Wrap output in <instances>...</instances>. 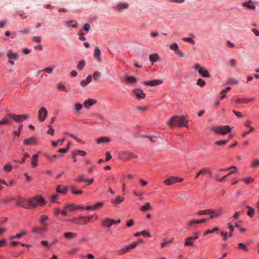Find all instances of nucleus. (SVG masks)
<instances>
[{
  "label": "nucleus",
  "instance_id": "obj_57",
  "mask_svg": "<svg viewBox=\"0 0 259 259\" xmlns=\"http://www.w3.org/2000/svg\"><path fill=\"white\" fill-rule=\"evenodd\" d=\"M228 83L230 84H238V81L235 78H230L228 81Z\"/></svg>",
  "mask_w": 259,
  "mask_h": 259
},
{
  "label": "nucleus",
  "instance_id": "obj_43",
  "mask_svg": "<svg viewBox=\"0 0 259 259\" xmlns=\"http://www.w3.org/2000/svg\"><path fill=\"white\" fill-rule=\"evenodd\" d=\"M150 208V205L149 203H146L144 205L140 207V210L142 211H146L147 210Z\"/></svg>",
  "mask_w": 259,
  "mask_h": 259
},
{
  "label": "nucleus",
  "instance_id": "obj_18",
  "mask_svg": "<svg viewBox=\"0 0 259 259\" xmlns=\"http://www.w3.org/2000/svg\"><path fill=\"white\" fill-rule=\"evenodd\" d=\"M92 76L91 75H89L85 79L82 80L80 81V84L82 87H85L88 85V83L91 82L92 80Z\"/></svg>",
  "mask_w": 259,
  "mask_h": 259
},
{
  "label": "nucleus",
  "instance_id": "obj_15",
  "mask_svg": "<svg viewBox=\"0 0 259 259\" xmlns=\"http://www.w3.org/2000/svg\"><path fill=\"white\" fill-rule=\"evenodd\" d=\"M199 224L198 220H192L188 222L187 228L191 229L196 227L197 224Z\"/></svg>",
  "mask_w": 259,
  "mask_h": 259
},
{
  "label": "nucleus",
  "instance_id": "obj_38",
  "mask_svg": "<svg viewBox=\"0 0 259 259\" xmlns=\"http://www.w3.org/2000/svg\"><path fill=\"white\" fill-rule=\"evenodd\" d=\"M53 70H54V68L52 67H46L42 70H40L39 72H41L42 71H45L46 72L48 73V74H52L53 73Z\"/></svg>",
  "mask_w": 259,
  "mask_h": 259
},
{
  "label": "nucleus",
  "instance_id": "obj_60",
  "mask_svg": "<svg viewBox=\"0 0 259 259\" xmlns=\"http://www.w3.org/2000/svg\"><path fill=\"white\" fill-rule=\"evenodd\" d=\"M20 131H14L13 133V140H15L17 137H18L20 136Z\"/></svg>",
  "mask_w": 259,
  "mask_h": 259
},
{
  "label": "nucleus",
  "instance_id": "obj_53",
  "mask_svg": "<svg viewBox=\"0 0 259 259\" xmlns=\"http://www.w3.org/2000/svg\"><path fill=\"white\" fill-rule=\"evenodd\" d=\"M183 40L186 42H189L192 44H194L195 43V41L193 39L190 37H184L183 38Z\"/></svg>",
  "mask_w": 259,
  "mask_h": 259
},
{
  "label": "nucleus",
  "instance_id": "obj_1",
  "mask_svg": "<svg viewBox=\"0 0 259 259\" xmlns=\"http://www.w3.org/2000/svg\"><path fill=\"white\" fill-rule=\"evenodd\" d=\"M166 124L170 128L174 126L187 127L188 121L184 116H173L167 121Z\"/></svg>",
  "mask_w": 259,
  "mask_h": 259
},
{
  "label": "nucleus",
  "instance_id": "obj_12",
  "mask_svg": "<svg viewBox=\"0 0 259 259\" xmlns=\"http://www.w3.org/2000/svg\"><path fill=\"white\" fill-rule=\"evenodd\" d=\"M16 204L18 206H21L25 209H29V207L25 203V199L23 198H20L16 202Z\"/></svg>",
  "mask_w": 259,
  "mask_h": 259
},
{
  "label": "nucleus",
  "instance_id": "obj_7",
  "mask_svg": "<svg viewBox=\"0 0 259 259\" xmlns=\"http://www.w3.org/2000/svg\"><path fill=\"white\" fill-rule=\"evenodd\" d=\"M71 223L80 225H83L87 224L86 218L82 216H79L77 218H73L69 220Z\"/></svg>",
  "mask_w": 259,
  "mask_h": 259
},
{
  "label": "nucleus",
  "instance_id": "obj_27",
  "mask_svg": "<svg viewBox=\"0 0 259 259\" xmlns=\"http://www.w3.org/2000/svg\"><path fill=\"white\" fill-rule=\"evenodd\" d=\"M252 3V0H249L247 2L242 3V6L245 7H247L251 10H254L255 9V6L254 5H251Z\"/></svg>",
  "mask_w": 259,
  "mask_h": 259
},
{
  "label": "nucleus",
  "instance_id": "obj_21",
  "mask_svg": "<svg viewBox=\"0 0 259 259\" xmlns=\"http://www.w3.org/2000/svg\"><path fill=\"white\" fill-rule=\"evenodd\" d=\"M110 141V139L108 137H101L97 140V142L98 144L109 143Z\"/></svg>",
  "mask_w": 259,
  "mask_h": 259
},
{
  "label": "nucleus",
  "instance_id": "obj_16",
  "mask_svg": "<svg viewBox=\"0 0 259 259\" xmlns=\"http://www.w3.org/2000/svg\"><path fill=\"white\" fill-rule=\"evenodd\" d=\"M114 220L111 219L107 218L103 221V225L108 228H110L114 224Z\"/></svg>",
  "mask_w": 259,
  "mask_h": 259
},
{
  "label": "nucleus",
  "instance_id": "obj_9",
  "mask_svg": "<svg viewBox=\"0 0 259 259\" xmlns=\"http://www.w3.org/2000/svg\"><path fill=\"white\" fill-rule=\"evenodd\" d=\"M163 81L161 79H154L151 81H145L144 84L146 85H149L151 87L157 86L162 84Z\"/></svg>",
  "mask_w": 259,
  "mask_h": 259
},
{
  "label": "nucleus",
  "instance_id": "obj_41",
  "mask_svg": "<svg viewBox=\"0 0 259 259\" xmlns=\"http://www.w3.org/2000/svg\"><path fill=\"white\" fill-rule=\"evenodd\" d=\"M254 131V128L253 127H250L249 130L248 131L243 132L242 134L243 138L245 137L247 135L249 134L250 133H252Z\"/></svg>",
  "mask_w": 259,
  "mask_h": 259
},
{
  "label": "nucleus",
  "instance_id": "obj_39",
  "mask_svg": "<svg viewBox=\"0 0 259 259\" xmlns=\"http://www.w3.org/2000/svg\"><path fill=\"white\" fill-rule=\"evenodd\" d=\"M85 65V62L84 60H82L80 61L77 65V68L78 70H81L84 67Z\"/></svg>",
  "mask_w": 259,
  "mask_h": 259
},
{
  "label": "nucleus",
  "instance_id": "obj_19",
  "mask_svg": "<svg viewBox=\"0 0 259 259\" xmlns=\"http://www.w3.org/2000/svg\"><path fill=\"white\" fill-rule=\"evenodd\" d=\"M100 55H101V51L99 48L96 47L95 49L94 53V56L95 58L98 61H101V58H100Z\"/></svg>",
  "mask_w": 259,
  "mask_h": 259
},
{
  "label": "nucleus",
  "instance_id": "obj_3",
  "mask_svg": "<svg viewBox=\"0 0 259 259\" xmlns=\"http://www.w3.org/2000/svg\"><path fill=\"white\" fill-rule=\"evenodd\" d=\"M44 199L40 196H38L33 198H29L28 200V206L30 208L35 207L38 204H45Z\"/></svg>",
  "mask_w": 259,
  "mask_h": 259
},
{
  "label": "nucleus",
  "instance_id": "obj_62",
  "mask_svg": "<svg viewBox=\"0 0 259 259\" xmlns=\"http://www.w3.org/2000/svg\"><path fill=\"white\" fill-rule=\"evenodd\" d=\"M70 136L72 138H73V139L76 140L77 142L80 143H83L82 141L80 139H79L77 136H74L72 134H70Z\"/></svg>",
  "mask_w": 259,
  "mask_h": 259
},
{
  "label": "nucleus",
  "instance_id": "obj_64",
  "mask_svg": "<svg viewBox=\"0 0 259 259\" xmlns=\"http://www.w3.org/2000/svg\"><path fill=\"white\" fill-rule=\"evenodd\" d=\"M221 235L223 237V239L225 241H226L228 238V233L226 231H222L221 232Z\"/></svg>",
  "mask_w": 259,
  "mask_h": 259
},
{
  "label": "nucleus",
  "instance_id": "obj_58",
  "mask_svg": "<svg viewBox=\"0 0 259 259\" xmlns=\"http://www.w3.org/2000/svg\"><path fill=\"white\" fill-rule=\"evenodd\" d=\"M170 49L172 50L177 51L179 49L178 45L176 43H174L170 46Z\"/></svg>",
  "mask_w": 259,
  "mask_h": 259
},
{
  "label": "nucleus",
  "instance_id": "obj_8",
  "mask_svg": "<svg viewBox=\"0 0 259 259\" xmlns=\"http://www.w3.org/2000/svg\"><path fill=\"white\" fill-rule=\"evenodd\" d=\"M48 115V111L45 107H42L38 113V120L42 122L45 120Z\"/></svg>",
  "mask_w": 259,
  "mask_h": 259
},
{
  "label": "nucleus",
  "instance_id": "obj_10",
  "mask_svg": "<svg viewBox=\"0 0 259 259\" xmlns=\"http://www.w3.org/2000/svg\"><path fill=\"white\" fill-rule=\"evenodd\" d=\"M123 80L127 84H133L137 82V79L135 77L132 76L126 75L123 77Z\"/></svg>",
  "mask_w": 259,
  "mask_h": 259
},
{
  "label": "nucleus",
  "instance_id": "obj_46",
  "mask_svg": "<svg viewBox=\"0 0 259 259\" xmlns=\"http://www.w3.org/2000/svg\"><path fill=\"white\" fill-rule=\"evenodd\" d=\"M49 219L48 217L46 215L41 216L40 223L44 226L46 225L45 222Z\"/></svg>",
  "mask_w": 259,
  "mask_h": 259
},
{
  "label": "nucleus",
  "instance_id": "obj_24",
  "mask_svg": "<svg viewBox=\"0 0 259 259\" xmlns=\"http://www.w3.org/2000/svg\"><path fill=\"white\" fill-rule=\"evenodd\" d=\"M7 57L9 58V59H14L15 60H17L18 59V55L16 53H13L11 50L9 51L8 53H7Z\"/></svg>",
  "mask_w": 259,
  "mask_h": 259
},
{
  "label": "nucleus",
  "instance_id": "obj_29",
  "mask_svg": "<svg viewBox=\"0 0 259 259\" xmlns=\"http://www.w3.org/2000/svg\"><path fill=\"white\" fill-rule=\"evenodd\" d=\"M159 57L157 53H155L153 54L150 55L149 56V60L150 62H155L159 60Z\"/></svg>",
  "mask_w": 259,
  "mask_h": 259
},
{
  "label": "nucleus",
  "instance_id": "obj_36",
  "mask_svg": "<svg viewBox=\"0 0 259 259\" xmlns=\"http://www.w3.org/2000/svg\"><path fill=\"white\" fill-rule=\"evenodd\" d=\"M75 107V113H79L80 110L82 108V105L79 103L75 104L74 105Z\"/></svg>",
  "mask_w": 259,
  "mask_h": 259
},
{
  "label": "nucleus",
  "instance_id": "obj_26",
  "mask_svg": "<svg viewBox=\"0 0 259 259\" xmlns=\"http://www.w3.org/2000/svg\"><path fill=\"white\" fill-rule=\"evenodd\" d=\"M23 143L24 145H28L36 143V140L35 137H31L29 139H26L24 140Z\"/></svg>",
  "mask_w": 259,
  "mask_h": 259
},
{
  "label": "nucleus",
  "instance_id": "obj_2",
  "mask_svg": "<svg viewBox=\"0 0 259 259\" xmlns=\"http://www.w3.org/2000/svg\"><path fill=\"white\" fill-rule=\"evenodd\" d=\"M232 128L229 125L212 126L210 130L215 134L222 135H226L231 132Z\"/></svg>",
  "mask_w": 259,
  "mask_h": 259
},
{
  "label": "nucleus",
  "instance_id": "obj_44",
  "mask_svg": "<svg viewBox=\"0 0 259 259\" xmlns=\"http://www.w3.org/2000/svg\"><path fill=\"white\" fill-rule=\"evenodd\" d=\"M58 88L59 90L63 91L68 92V91L66 90L65 86L62 83H59L57 85Z\"/></svg>",
  "mask_w": 259,
  "mask_h": 259
},
{
  "label": "nucleus",
  "instance_id": "obj_51",
  "mask_svg": "<svg viewBox=\"0 0 259 259\" xmlns=\"http://www.w3.org/2000/svg\"><path fill=\"white\" fill-rule=\"evenodd\" d=\"M104 205L103 202H100L94 205V210H97L102 207Z\"/></svg>",
  "mask_w": 259,
  "mask_h": 259
},
{
  "label": "nucleus",
  "instance_id": "obj_13",
  "mask_svg": "<svg viewBox=\"0 0 259 259\" xmlns=\"http://www.w3.org/2000/svg\"><path fill=\"white\" fill-rule=\"evenodd\" d=\"M133 93L138 99H144L145 97V94L143 91L140 89H136L133 91Z\"/></svg>",
  "mask_w": 259,
  "mask_h": 259
},
{
  "label": "nucleus",
  "instance_id": "obj_61",
  "mask_svg": "<svg viewBox=\"0 0 259 259\" xmlns=\"http://www.w3.org/2000/svg\"><path fill=\"white\" fill-rule=\"evenodd\" d=\"M9 123H10V121L7 118H5L3 120L0 121V124L1 125L9 124Z\"/></svg>",
  "mask_w": 259,
  "mask_h": 259
},
{
  "label": "nucleus",
  "instance_id": "obj_6",
  "mask_svg": "<svg viewBox=\"0 0 259 259\" xmlns=\"http://www.w3.org/2000/svg\"><path fill=\"white\" fill-rule=\"evenodd\" d=\"M195 234H197V236H191L185 239V241L184 243L185 246L188 247L193 246L194 241L198 239L200 233L197 232H195Z\"/></svg>",
  "mask_w": 259,
  "mask_h": 259
},
{
  "label": "nucleus",
  "instance_id": "obj_59",
  "mask_svg": "<svg viewBox=\"0 0 259 259\" xmlns=\"http://www.w3.org/2000/svg\"><path fill=\"white\" fill-rule=\"evenodd\" d=\"M140 234H142V235H143L146 237H151V235H150V233H149V232L148 231H146V230H144V231L141 232Z\"/></svg>",
  "mask_w": 259,
  "mask_h": 259
},
{
  "label": "nucleus",
  "instance_id": "obj_42",
  "mask_svg": "<svg viewBox=\"0 0 259 259\" xmlns=\"http://www.w3.org/2000/svg\"><path fill=\"white\" fill-rule=\"evenodd\" d=\"M196 84L197 85H199L201 87H203L205 85L206 82L204 80L201 78H199L197 80Z\"/></svg>",
  "mask_w": 259,
  "mask_h": 259
},
{
  "label": "nucleus",
  "instance_id": "obj_31",
  "mask_svg": "<svg viewBox=\"0 0 259 259\" xmlns=\"http://www.w3.org/2000/svg\"><path fill=\"white\" fill-rule=\"evenodd\" d=\"M228 64L231 67H236L237 64V61L235 59L231 58L229 60Z\"/></svg>",
  "mask_w": 259,
  "mask_h": 259
},
{
  "label": "nucleus",
  "instance_id": "obj_20",
  "mask_svg": "<svg viewBox=\"0 0 259 259\" xmlns=\"http://www.w3.org/2000/svg\"><path fill=\"white\" fill-rule=\"evenodd\" d=\"M206 174H211V172L209 171L208 168L204 167L200 170V171L197 173L195 178L197 179L201 175H205Z\"/></svg>",
  "mask_w": 259,
  "mask_h": 259
},
{
  "label": "nucleus",
  "instance_id": "obj_40",
  "mask_svg": "<svg viewBox=\"0 0 259 259\" xmlns=\"http://www.w3.org/2000/svg\"><path fill=\"white\" fill-rule=\"evenodd\" d=\"M76 181L77 182H84L85 181H86L85 176L84 175H80L78 176L76 178Z\"/></svg>",
  "mask_w": 259,
  "mask_h": 259
},
{
  "label": "nucleus",
  "instance_id": "obj_17",
  "mask_svg": "<svg viewBox=\"0 0 259 259\" xmlns=\"http://www.w3.org/2000/svg\"><path fill=\"white\" fill-rule=\"evenodd\" d=\"M97 101L93 99H91L88 100H86L84 102L83 105L84 107L87 108H89L92 106H93L94 104H96Z\"/></svg>",
  "mask_w": 259,
  "mask_h": 259
},
{
  "label": "nucleus",
  "instance_id": "obj_33",
  "mask_svg": "<svg viewBox=\"0 0 259 259\" xmlns=\"http://www.w3.org/2000/svg\"><path fill=\"white\" fill-rule=\"evenodd\" d=\"M130 249H131V248L129 247V246H126L125 247H123V248L120 249L118 251V254H119V255H122V254L125 253L126 252H128Z\"/></svg>",
  "mask_w": 259,
  "mask_h": 259
},
{
  "label": "nucleus",
  "instance_id": "obj_56",
  "mask_svg": "<svg viewBox=\"0 0 259 259\" xmlns=\"http://www.w3.org/2000/svg\"><path fill=\"white\" fill-rule=\"evenodd\" d=\"M27 232L25 231H22L20 233L17 234L15 235V237H17V239L20 238L22 236L26 235Z\"/></svg>",
  "mask_w": 259,
  "mask_h": 259
},
{
  "label": "nucleus",
  "instance_id": "obj_63",
  "mask_svg": "<svg viewBox=\"0 0 259 259\" xmlns=\"http://www.w3.org/2000/svg\"><path fill=\"white\" fill-rule=\"evenodd\" d=\"M215 217H219L222 214V210L221 209H218L214 211L213 213Z\"/></svg>",
  "mask_w": 259,
  "mask_h": 259
},
{
  "label": "nucleus",
  "instance_id": "obj_5",
  "mask_svg": "<svg viewBox=\"0 0 259 259\" xmlns=\"http://www.w3.org/2000/svg\"><path fill=\"white\" fill-rule=\"evenodd\" d=\"M8 116L10 118H12L14 121L18 123L22 122L28 118V115L25 114L17 115L9 113Z\"/></svg>",
  "mask_w": 259,
  "mask_h": 259
},
{
  "label": "nucleus",
  "instance_id": "obj_34",
  "mask_svg": "<svg viewBox=\"0 0 259 259\" xmlns=\"http://www.w3.org/2000/svg\"><path fill=\"white\" fill-rule=\"evenodd\" d=\"M77 155L84 156L86 155V152L83 150H78L77 153H75L73 152H72V157L76 156Z\"/></svg>",
  "mask_w": 259,
  "mask_h": 259
},
{
  "label": "nucleus",
  "instance_id": "obj_52",
  "mask_svg": "<svg viewBox=\"0 0 259 259\" xmlns=\"http://www.w3.org/2000/svg\"><path fill=\"white\" fill-rule=\"evenodd\" d=\"M78 251V248H73L68 251V254L69 255H72V254H74L75 253L77 252Z\"/></svg>",
  "mask_w": 259,
  "mask_h": 259
},
{
  "label": "nucleus",
  "instance_id": "obj_11",
  "mask_svg": "<svg viewBox=\"0 0 259 259\" xmlns=\"http://www.w3.org/2000/svg\"><path fill=\"white\" fill-rule=\"evenodd\" d=\"M129 5L128 3L123 2L120 3L116 6H114L113 8L117 11H120L122 9H126L128 8Z\"/></svg>",
  "mask_w": 259,
  "mask_h": 259
},
{
  "label": "nucleus",
  "instance_id": "obj_25",
  "mask_svg": "<svg viewBox=\"0 0 259 259\" xmlns=\"http://www.w3.org/2000/svg\"><path fill=\"white\" fill-rule=\"evenodd\" d=\"M254 100V98H252L251 99H246V98H237L235 100V102L237 103H248L251 101Z\"/></svg>",
  "mask_w": 259,
  "mask_h": 259
},
{
  "label": "nucleus",
  "instance_id": "obj_32",
  "mask_svg": "<svg viewBox=\"0 0 259 259\" xmlns=\"http://www.w3.org/2000/svg\"><path fill=\"white\" fill-rule=\"evenodd\" d=\"M246 207L248 209L247 214L250 218H252L254 214V209L248 205L246 206Z\"/></svg>",
  "mask_w": 259,
  "mask_h": 259
},
{
  "label": "nucleus",
  "instance_id": "obj_45",
  "mask_svg": "<svg viewBox=\"0 0 259 259\" xmlns=\"http://www.w3.org/2000/svg\"><path fill=\"white\" fill-rule=\"evenodd\" d=\"M32 232L35 234H40L42 233V229H41V227H33Z\"/></svg>",
  "mask_w": 259,
  "mask_h": 259
},
{
  "label": "nucleus",
  "instance_id": "obj_22",
  "mask_svg": "<svg viewBox=\"0 0 259 259\" xmlns=\"http://www.w3.org/2000/svg\"><path fill=\"white\" fill-rule=\"evenodd\" d=\"M64 236L65 239L68 240H71L75 238L77 236L76 234L73 232H66L64 234Z\"/></svg>",
  "mask_w": 259,
  "mask_h": 259
},
{
  "label": "nucleus",
  "instance_id": "obj_37",
  "mask_svg": "<svg viewBox=\"0 0 259 259\" xmlns=\"http://www.w3.org/2000/svg\"><path fill=\"white\" fill-rule=\"evenodd\" d=\"M251 166L252 168H256L259 167V159H255L251 163Z\"/></svg>",
  "mask_w": 259,
  "mask_h": 259
},
{
  "label": "nucleus",
  "instance_id": "obj_35",
  "mask_svg": "<svg viewBox=\"0 0 259 259\" xmlns=\"http://www.w3.org/2000/svg\"><path fill=\"white\" fill-rule=\"evenodd\" d=\"M77 23L74 21H67L65 22V25L69 27L75 28L76 27Z\"/></svg>",
  "mask_w": 259,
  "mask_h": 259
},
{
  "label": "nucleus",
  "instance_id": "obj_4",
  "mask_svg": "<svg viewBox=\"0 0 259 259\" xmlns=\"http://www.w3.org/2000/svg\"><path fill=\"white\" fill-rule=\"evenodd\" d=\"M194 68L203 77H210L211 76L209 72L199 63H196L194 66Z\"/></svg>",
  "mask_w": 259,
  "mask_h": 259
},
{
  "label": "nucleus",
  "instance_id": "obj_28",
  "mask_svg": "<svg viewBox=\"0 0 259 259\" xmlns=\"http://www.w3.org/2000/svg\"><path fill=\"white\" fill-rule=\"evenodd\" d=\"M124 200L123 197H121L119 196H116L115 199L112 201V203H113L114 205L116 206L117 204H119L121 202H122Z\"/></svg>",
  "mask_w": 259,
  "mask_h": 259
},
{
  "label": "nucleus",
  "instance_id": "obj_14",
  "mask_svg": "<svg viewBox=\"0 0 259 259\" xmlns=\"http://www.w3.org/2000/svg\"><path fill=\"white\" fill-rule=\"evenodd\" d=\"M176 177H170L166 180H164L163 184L165 186H170L176 183Z\"/></svg>",
  "mask_w": 259,
  "mask_h": 259
},
{
  "label": "nucleus",
  "instance_id": "obj_23",
  "mask_svg": "<svg viewBox=\"0 0 259 259\" xmlns=\"http://www.w3.org/2000/svg\"><path fill=\"white\" fill-rule=\"evenodd\" d=\"M68 190V188L66 187L63 186L62 185H58L56 188V191L58 193L65 194Z\"/></svg>",
  "mask_w": 259,
  "mask_h": 259
},
{
  "label": "nucleus",
  "instance_id": "obj_30",
  "mask_svg": "<svg viewBox=\"0 0 259 259\" xmlns=\"http://www.w3.org/2000/svg\"><path fill=\"white\" fill-rule=\"evenodd\" d=\"M38 157V154L33 155L32 157L31 164L33 167H35L37 165V158Z\"/></svg>",
  "mask_w": 259,
  "mask_h": 259
},
{
  "label": "nucleus",
  "instance_id": "obj_54",
  "mask_svg": "<svg viewBox=\"0 0 259 259\" xmlns=\"http://www.w3.org/2000/svg\"><path fill=\"white\" fill-rule=\"evenodd\" d=\"M70 208L71 209V210L73 211L75 209L77 208V206H75L74 204H66L65 205V208Z\"/></svg>",
  "mask_w": 259,
  "mask_h": 259
},
{
  "label": "nucleus",
  "instance_id": "obj_49",
  "mask_svg": "<svg viewBox=\"0 0 259 259\" xmlns=\"http://www.w3.org/2000/svg\"><path fill=\"white\" fill-rule=\"evenodd\" d=\"M59 197V195L58 194H54L52 195L51 199V201L53 203H59V202L57 201V199Z\"/></svg>",
  "mask_w": 259,
  "mask_h": 259
},
{
  "label": "nucleus",
  "instance_id": "obj_50",
  "mask_svg": "<svg viewBox=\"0 0 259 259\" xmlns=\"http://www.w3.org/2000/svg\"><path fill=\"white\" fill-rule=\"evenodd\" d=\"M219 230V228L215 227L212 230H207L206 231V232L204 233V235H206L208 234L212 233H214Z\"/></svg>",
  "mask_w": 259,
  "mask_h": 259
},
{
  "label": "nucleus",
  "instance_id": "obj_48",
  "mask_svg": "<svg viewBox=\"0 0 259 259\" xmlns=\"http://www.w3.org/2000/svg\"><path fill=\"white\" fill-rule=\"evenodd\" d=\"M70 189L71 190V192L73 194H76V195H78V194H81L82 193V190H75L74 189V187L73 186H71L70 187Z\"/></svg>",
  "mask_w": 259,
  "mask_h": 259
},
{
  "label": "nucleus",
  "instance_id": "obj_55",
  "mask_svg": "<svg viewBox=\"0 0 259 259\" xmlns=\"http://www.w3.org/2000/svg\"><path fill=\"white\" fill-rule=\"evenodd\" d=\"M12 167L11 165H9V164H8V165H6L4 167V170L6 171V172H10L11 170H12Z\"/></svg>",
  "mask_w": 259,
  "mask_h": 259
},
{
  "label": "nucleus",
  "instance_id": "obj_47",
  "mask_svg": "<svg viewBox=\"0 0 259 259\" xmlns=\"http://www.w3.org/2000/svg\"><path fill=\"white\" fill-rule=\"evenodd\" d=\"M228 142V140H221L216 141L214 143L215 145L221 146V145H225Z\"/></svg>",
  "mask_w": 259,
  "mask_h": 259
}]
</instances>
